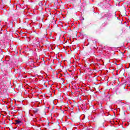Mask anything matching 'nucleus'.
Returning <instances> with one entry per match:
<instances>
[{
    "label": "nucleus",
    "instance_id": "1",
    "mask_svg": "<svg viewBox=\"0 0 130 130\" xmlns=\"http://www.w3.org/2000/svg\"><path fill=\"white\" fill-rule=\"evenodd\" d=\"M15 123H16V124H18V125H21L22 124V121H20L19 120H16L15 121Z\"/></svg>",
    "mask_w": 130,
    "mask_h": 130
},
{
    "label": "nucleus",
    "instance_id": "2",
    "mask_svg": "<svg viewBox=\"0 0 130 130\" xmlns=\"http://www.w3.org/2000/svg\"><path fill=\"white\" fill-rule=\"evenodd\" d=\"M34 113H37L38 112V109H35L34 110Z\"/></svg>",
    "mask_w": 130,
    "mask_h": 130
}]
</instances>
